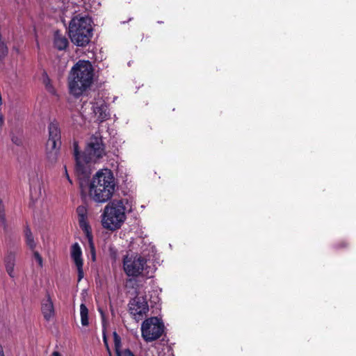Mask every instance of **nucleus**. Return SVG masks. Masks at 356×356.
<instances>
[{"instance_id": "nucleus-1", "label": "nucleus", "mask_w": 356, "mask_h": 356, "mask_svg": "<svg viewBox=\"0 0 356 356\" xmlns=\"http://www.w3.org/2000/svg\"><path fill=\"white\" fill-rule=\"evenodd\" d=\"M74 157L75 159V172L81 180V186L83 182L89 179L90 176V163L102 158L104 154V145L101 137L92 136L88 143L84 152H80L77 141L73 143Z\"/></svg>"}, {"instance_id": "nucleus-2", "label": "nucleus", "mask_w": 356, "mask_h": 356, "mask_svg": "<svg viewBox=\"0 0 356 356\" xmlns=\"http://www.w3.org/2000/svg\"><path fill=\"white\" fill-rule=\"evenodd\" d=\"M94 76L95 69L91 62L79 60L71 68L67 77L69 92L79 97L92 86Z\"/></svg>"}, {"instance_id": "nucleus-3", "label": "nucleus", "mask_w": 356, "mask_h": 356, "mask_svg": "<svg viewBox=\"0 0 356 356\" xmlns=\"http://www.w3.org/2000/svg\"><path fill=\"white\" fill-rule=\"evenodd\" d=\"M115 179L111 170L99 171L90 183L89 195L97 202H106L115 191Z\"/></svg>"}, {"instance_id": "nucleus-4", "label": "nucleus", "mask_w": 356, "mask_h": 356, "mask_svg": "<svg viewBox=\"0 0 356 356\" xmlns=\"http://www.w3.org/2000/svg\"><path fill=\"white\" fill-rule=\"evenodd\" d=\"M92 20L90 17H74L69 24L68 34L72 42L77 47H86L92 36Z\"/></svg>"}, {"instance_id": "nucleus-5", "label": "nucleus", "mask_w": 356, "mask_h": 356, "mask_svg": "<svg viewBox=\"0 0 356 356\" xmlns=\"http://www.w3.org/2000/svg\"><path fill=\"white\" fill-rule=\"evenodd\" d=\"M127 200H114L105 207L102 214V225L108 230L120 229L126 220L124 206Z\"/></svg>"}, {"instance_id": "nucleus-6", "label": "nucleus", "mask_w": 356, "mask_h": 356, "mask_svg": "<svg viewBox=\"0 0 356 356\" xmlns=\"http://www.w3.org/2000/svg\"><path fill=\"white\" fill-rule=\"evenodd\" d=\"M48 130L49 138L46 143V154L48 160L54 163L57 161L61 147V133L58 122H51Z\"/></svg>"}, {"instance_id": "nucleus-7", "label": "nucleus", "mask_w": 356, "mask_h": 356, "mask_svg": "<svg viewBox=\"0 0 356 356\" xmlns=\"http://www.w3.org/2000/svg\"><path fill=\"white\" fill-rule=\"evenodd\" d=\"M163 321L155 316L145 320L141 326L142 337L146 342L154 341L160 338L164 332Z\"/></svg>"}, {"instance_id": "nucleus-8", "label": "nucleus", "mask_w": 356, "mask_h": 356, "mask_svg": "<svg viewBox=\"0 0 356 356\" xmlns=\"http://www.w3.org/2000/svg\"><path fill=\"white\" fill-rule=\"evenodd\" d=\"M146 259L140 256L125 257L123 260V267L128 276L138 277L140 275L146 264Z\"/></svg>"}, {"instance_id": "nucleus-9", "label": "nucleus", "mask_w": 356, "mask_h": 356, "mask_svg": "<svg viewBox=\"0 0 356 356\" xmlns=\"http://www.w3.org/2000/svg\"><path fill=\"white\" fill-rule=\"evenodd\" d=\"M130 314L136 319H141L149 311V306L145 296H136L129 303Z\"/></svg>"}, {"instance_id": "nucleus-10", "label": "nucleus", "mask_w": 356, "mask_h": 356, "mask_svg": "<svg viewBox=\"0 0 356 356\" xmlns=\"http://www.w3.org/2000/svg\"><path fill=\"white\" fill-rule=\"evenodd\" d=\"M78 221L80 228L85 233L88 241H92V234L91 227L88 222V210L86 207L80 205L76 208Z\"/></svg>"}, {"instance_id": "nucleus-11", "label": "nucleus", "mask_w": 356, "mask_h": 356, "mask_svg": "<svg viewBox=\"0 0 356 356\" xmlns=\"http://www.w3.org/2000/svg\"><path fill=\"white\" fill-rule=\"evenodd\" d=\"M71 257L73 259L78 272V282H80L84 275L82 259V251L78 243H75L71 248Z\"/></svg>"}, {"instance_id": "nucleus-12", "label": "nucleus", "mask_w": 356, "mask_h": 356, "mask_svg": "<svg viewBox=\"0 0 356 356\" xmlns=\"http://www.w3.org/2000/svg\"><path fill=\"white\" fill-rule=\"evenodd\" d=\"M41 311L44 318L47 321H49L54 316V304L49 293L47 294V298L42 301Z\"/></svg>"}, {"instance_id": "nucleus-13", "label": "nucleus", "mask_w": 356, "mask_h": 356, "mask_svg": "<svg viewBox=\"0 0 356 356\" xmlns=\"http://www.w3.org/2000/svg\"><path fill=\"white\" fill-rule=\"evenodd\" d=\"M16 253L13 251H8L4 257V264L8 275L15 277L14 268L15 266Z\"/></svg>"}, {"instance_id": "nucleus-14", "label": "nucleus", "mask_w": 356, "mask_h": 356, "mask_svg": "<svg viewBox=\"0 0 356 356\" xmlns=\"http://www.w3.org/2000/svg\"><path fill=\"white\" fill-rule=\"evenodd\" d=\"M68 44L69 42L67 38L65 35H62L60 31H55L54 35V47L59 51H63L68 47Z\"/></svg>"}, {"instance_id": "nucleus-15", "label": "nucleus", "mask_w": 356, "mask_h": 356, "mask_svg": "<svg viewBox=\"0 0 356 356\" xmlns=\"http://www.w3.org/2000/svg\"><path fill=\"white\" fill-rule=\"evenodd\" d=\"M24 235L26 245L31 250H33L36 245L34 241L33 234L29 225H26L24 229Z\"/></svg>"}, {"instance_id": "nucleus-16", "label": "nucleus", "mask_w": 356, "mask_h": 356, "mask_svg": "<svg viewBox=\"0 0 356 356\" xmlns=\"http://www.w3.org/2000/svg\"><path fill=\"white\" fill-rule=\"evenodd\" d=\"M42 76V83L44 85L46 90L49 93H51L52 95H55L56 89L51 83V79L49 78V76H48L47 73L45 71L43 72Z\"/></svg>"}, {"instance_id": "nucleus-17", "label": "nucleus", "mask_w": 356, "mask_h": 356, "mask_svg": "<svg viewBox=\"0 0 356 356\" xmlns=\"http://www.w3.org/2000/svg\"><path fill=\"white\" fill-rule=\"evenodd\" d=\"M80 315L81 325L83 326H88L89 325L88 309L83 303L80 305Z\"/></svg>"}, {"instance_id": "nucleus-18", "label": "nucleus", "mask_w": 356, "mask_h": 356, "mask_svg": "<svg viewBox=\"0 0 356 356\" xmlns=\"http://www.w3.org/2000/svg\"><path fill=\"white\" fill-rule=\"evenodd\" d=\"M113 337L114 350L115 352V355H116V356H121V353H122V351L121 350V348H122L121 337L115 331H114L113 332Z\"/></svg>"}, {"instance_id": "nucleus-19", "label": "nucleus", "mask_w": 356, "mask_h": 356, "mask_svg": "<svg viewBox=\"0 0 356 356\" xmlns=\"http://www.w3.org/2000/svg\"><path fill=\"white\" fill-rule=\"evenodd\" d=\"M0 226H2L5 230L7 229L5 207L1 200H0Z\"/></svg>"}, {"instance_id": "nucleus-20", "label": "nucleus", "mask_w": 356, "mask_h": 356, "mask_svg": "<svg viewBox=\"0 0 356 356\" xmlns=\"http://www.w3.org/2000/svg\"><path fill=\"white\" fill-rule=\"evenodd\" d=\"M348 247V243L344 240H341V241L337 242L334 245V248L336 250H341V249L346 248Z\"/></svg>"}, {"instance_id": "nucleus-21", "label": "nucleus", "mask_w": 356, "mask_h": 356, "mask_svg": "<svg viewBox=\"0 0 356 356\" xmlns=\"http://www.w3.org/2000/svg\"><path fill=\"white\" fill-rule=\"evenodd\" d=\"M103 341H104V346L106 347V351L108 352V355L112 356L111 350L109 347V345L108 343V339H107V337H106V335L104 331L103 332Z\"/></svg>"}, {"instance_id": "nucleus-22", "label": "nucleus", "mask_w": 356, "mask_h": 356, "mask_svg": "<svg viewBox=\"0 0 356 356\" xmlns=\"http://www.w3.org/2000/svg\"><path fill=\"white\" fill-rule=\"evenodd\" d=\"M12 142L17 146H21L22 145V139L17 136H12L11 137Z\"/></svg>"}, {"instance_id": "nucleus-23", "label": "nucleus", "mask_w": 356, "mask_h": 356, "mask_svg": "<svg viewBox=\"0 0 356 356\" xmlns=\"http://www.w3.org/2000/svg\"><path fill=\"white\" fill-rule=\"evenodd\" d=\"M33 257H34L35 259L37 261V262L38 263L39 266L40 267H42V258L41 255L39 254V252L37 251H34Z\"/></svg>"}, {"instance_id": "nucleus-24", "label": "nucleus", "mask_w": 356, "mask_h": 356, "mask_svg": "<svg viewBox=\"0 0 356 356\" xmlns=\"http://www.w3.org/2000/svg\"><path fill=\"white\" fill-rule=\"evenodd\" d=\"M89 243H90V253H91L92 260L94 261L96 259L95 248L92 243V240L91 241H89Z\"/></svg>"}, {"instance_id": "nucleus-25", "label": "nucleus", "mask_w": 356, "mask_h": 356, "mask_svg": "<svg viewBox=\"0 0 356 356\" xmlns=\"http://www.w3.org/2000/svg\"><path fill=\"white\" fill-rule=\"evenodd\" d=\"M121 356H135V355L129 348H127L122 351Z\"/></svg>"}, {"instance_id": "nucleus-26", "label": "nucleus", "mask_w": 356, "mask_h": 356, "mask_svg": "<svg viewBox=\"0 0 356 356\" xmlns=\"http://www.w3.org/2000/svg\"><path fill=\"white\" fill-rule=\"evenodd\" d=\"M64 169H65V175L66 178L67 179V180L69 181V182L70 184H72V181L70 177L69 176V174L67 172V167L65 165L64 166Z\"/></svg>"}, {"instance_id": "nucleus-27", "label": "nucleus", "mask_w": 356, "mask_h": 356, "mask_svg": "<svg viewBox=\"0 0 356 356\" xmlns=\"http://www.w3.org/2000/svg\"><path fill=\"white\" fill-rule=\"evenodd\" d=\"M51 356H61V355L58 351H54Z\"/></svg>"}, {"instance_id": "nucleus-28", "label": "nucleus", "mask_w": 356, "mask_h": 356, "mask_svg": "<svg viewBox=\"0 0 356 356\" xmlns=\"http://www.w3.org/2000/svg\"><path fill=\"white\" fill-rule=\"evenodd\" d=\"M0 356H4L3 346L0 344Z\"/></svg>"}]
</instances>
